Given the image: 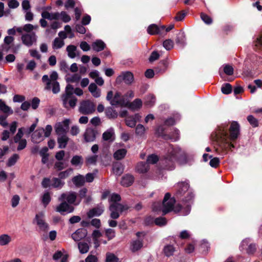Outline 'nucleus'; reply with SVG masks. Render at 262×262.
<instances>
[{"mask_svg": "<svg viewBox=\"0 0 262 262\" xmlns=\"http://www.w3.org/2000/svg\"><path fill=\"white\" fill-rule=\"evenodd\" d=\"M73 172V169L72 168H69L67 170L64 171L60 172L58 176L60 179H65L69 177Z\"/></svg>", "mask_w": 262, "mask_h": 262, "instance_id": "obj_59", "label": "nucleus"}, {"mask_svg": "<svg viewBox=\"0 0 262 262\" xmlns=\"http://www.w3.org/2000/svg\"><path fill=\"white\" fill-rule=\"evenodd\" d=\"M176 43L181 47L186 45V35L184 32H180L177 34Z\"/></svg>", "mask_w": 262, "mask_h": 262, "instance_id": "obj_25", "label": "nucleus"}, {"mask_svg": "<svg viewBox=\"0 0 262 262\" xmlns=\"http://www.w3.org/2000/svg\"><path fill=\"white\" fill-rule=\"evenodd\" d=\"M70 120L66 119L63 121L57 122L55 125V130L57 135L66 134L69 130Z\"/></svg>", "mask_w": 262, "mask_h": 262, "instance_id": "obj_7", "label": "nucleus"}, {"mask_svg": "<svg viewBox=\"0 0 262 262\" xmlns=\"http://www.w3.org/2000/svg\"><path fill=\"white\" fill-rule=\"evenodd\" d=\"M135 181L134 177L129 173L124 175L121 180V184L124 187H129L131 186Z\"/></svg>", "mask_w": 262, "mask_h": 262, "instance_id": "obj_17", "label": "nucleus"}, {"mask_svg": "<svg viewBox=\"0 0 262 262\" xmlns=\"http://www.w3.org/2000/svg\"><path fill=\"white\" fill-rule=\"evenodd\" d=\"M189 188V184L186 182H181L178 184V190L176 193V197L177 198H181L186 193V195L182 199V201L185 203L184 206L180 204L174 206L176 203L174 198H171L169 192H167L165 194L162 202V211L163 215L171 211H173L176 213L181 212L182 215H186L189 213L191 206L189 203L193 199L194 195L192 192L188 191Z\"/></svg>", "mask_w": 262, "mask_h": 262, "instance_id": "obj_1", "label": "nucleus"}, {"mask_svg": "<svg viewBox=\"0 0 262 262\" xmlns=\"http://www.w3.org/2000/svg\"><path fill=\"white\" fill-rule=\"evenodd\" d=\"M155 224L159 226H163L167 224V220L164 217H158L155 219Z\"/></svg>", "mask_w": 262, "mask_h": 262, "instance_id": "obj_48", "label": "nucleus"}, {"mask_svg": "<svg viewBox=\"0 0 262 262\" xmlns=\"http://www.w3.org/2000/svg\"><path fill=\"white\" fill-rule=\"evenodd\" d=\"M168 66L167 59H164L160 61L158 66L155 69L156 73H164L167 70Z\"/></svg>", "mask_w": 262, "mask_h": 262, "instance_id": "obj_20", "label": "nucleus"}, {"mask_svg": "<svg viewBox=\"0 0 262 262\" xmlns=\"http://www.w3.org/2000/svg\"><path fill=\"white\" fill-rule=\"evenodd\" d=\"M106 236L108 240L113 239L115 236V230L113 229H107L105 230Z\"/></svg>", "mask_w": 262, "mask_h": 262, "instance_id": "obj_62", "label": "nucleus"}, {"mask_svg": "<svg viewBox=\"0 0 262 262\" xmlns=\"http://www.w3.org/2000/svg\"><path fill=\"white\" fill-rule=\"evenodd\" d=\"M106 262H119V258L113 253H107Z\"/></svg>", "mask_w": 262, "mask_h": 262, "instance_id": "obj_53", "label": "nucleus"}, {"mask_svg": "<svg viewBox=\"0 0 262 262\" xmlns=\"http://www.w3.org/2000/svg\"><path fill=\"white\" fill-rule=\"evenodd\" d=\"M159 160V157L154 154H151L147 157L146 162L149 164H156Z\"/></svg>", "mask_w": 262, "mask_h": 262, "instance_id": "obj_45", "label": "nucleus"}, {"mask_svg": "<svg viewBox=\"0 0 262 262\" xmlns=\"http://www.w3.org/2000/svg\"><path fill=\"white\" fill-rule=\"evenodd\" d=\"M232 85L229 83L224 84L221 88L222 92L226 95L230 94L232 92Z\"/></svg>", "mask_w": 262, "mask_h": 262, "instance_id": "obj_42", "label": "nucleus"}, {"mask_svg": "<svg viewBox=\"0 0 262 262\" xmlns=\"http://www.w3.org/2000/svg\"><path fill=\"white\" fill-rule=\"evenodd\" d=\"M143 246V239H139L133 241L132 243V250L136 252L139 250Z\"/></svg>", "mask_w": 262, "mask_h": 262, "instance_id": "obj_32", "label": "nucleus"}, {"mask_svg": "<svg viewBox=\"0 0 262 262\" xmlns=\"http://www.w3.org/2000/svg\"><path fill=\"white\" fill-rule=\"evenodd\" d=\"M38 28V26H33L32 24H28L25 25L23 27H17L16 28V30L17 32L20 34H22L23 31H25L27 33H29L33 30L37 29Z\"/></svg>", "mask_w": 262, "mask_h": 262, "instance_id": "obj_21", "label": "nucleus"}, {"mask_svg": "<svg viewBox=\"0 0 262 262\" xmlns=\"http://www.w3.org/2000/svg\"><path fill=\"white\" fill-rule=\"evenodd\" d=\"M247 120L253 127H256L258 126V121L257 119L252 115H249L247 117Z\"/></svg>", "mask_w": 262, "mask_h": 262, "instance_id": "obj_49", "label": "nucleus"}, {"mask_svg": "<svg viewBox=\"0 0 262 262\" xmlns=\"http://www.w3.org/2000/svg\"><path fill=\"white\" fill-rule=\"evenodd\" d=\"M58 19H61L64 23H68L70 21L71 17L64 11L59 13Z\"/></svg>", "mask_w": 262, "mask_h": 262, "instance_id": "obj_44", "label": "nucleus"}, {"mask_svg": "<svg viewBox=\"0 0 262 262\" xmlns=\"http://www.w3.org/2000/svg\"><path fill=\"white\" fill-rule=\"evenodd\" d=\"M78 248L80 253H85L88 251L89 247L87 243L80 242L78 244Z\"/></svg>", "mask_w": 262, "mask_h": 262, "instance_id": "obj_50", "label": "nucleus"}, {"mask_svg": "<svg viewBox=\"0 0 262 262\" xmlns=\"http://www.w3.org/2000/svg\"><path fill=\"white\" fill-rule=\"evenodd\" d=\"M201 18L202 20L207 25H210L212 23V19L207 14L204 13H201Z\"/></svg>", "mask_w": 262, "mask_h": 262, "instance_id": "obj_52", "label": "nucleus"}, {"mask_svg": "<svg viewBox=\"0 0 262 262\" xmlns=\"http://www.w3.org/2000/svg\"><path fill=\"white\" fill-rule=\"evenodd\" d=\"M155 223V219L151 216H146L144 220V224L145 226H151Z\"/></svg>", "mask_w": 262, "mask_h": 262, "instance_id": "obj_63", "label": "nucleus"}, {"mask_svg": "<svg viewBox=\"0 0 262 262\" xmlns=\"http://www.w3.org/2000/svg\"><path fill=\"white\" fill-rule=\"evenodd\" d=\"M21 40L24 45L28 47H30L36 40L35 34L32 33L22 34Z\"/></svg>", "mask_w": 262, "mask_h": 262, "instance_id": "obj_15", "label": "nucleus"}, {"mask_svg": "<svg viewBox=\"0 0 262 262\" xmlns=\"http://www.w3.org/2000/svg\"><path fill=\"white\" fill-rule=\"evenodd\" d=\"M163 46L167 50H170L173 47V41L170 39H166L163 41Z\"/></svg>", "mask_w": 262, "mask_h": 262, "instance_id": "obj_55", "label": "nucleus"}, {"mask_svg": "<svg viewBox=\"0 0 262 262\" xmlns=\"http://www.w3.org/2000/svg\"><path fill=\"white\" fill-rule=\"evenodd\" d=\"M58 12L50 13L46 10H43L41 13V16L42 18L50 20H58Z\"/></svg>", "mask_w": 262, "mask_h": 262, "instance_id": "obj_27", "label": "nucleus"}, {"mask_svg": "<svg viewBox=\"0 0 262 262\" xmlns=\"http://www.w3.org/2000/svg\"><path fill=\"white\" fill-rule=\"evenodd\" d=\"M224 72L226 75L231 76L233 74L234 69L231 66L226 64L224 67Z\"/></svg>", "mask_w": 262, "mask_h": 262, "instance_id": "obj_58", "label": "nucleus"}, {"mask_svg": "<svg viewBox=\"0 0 262 262\" xmlns=\"http://www.w3.org/2000/svg\"><path fill=\"white\" fill-rule=\"evenodd\" d=\"M61 202L59 205L56 206L55 208L56 211L61 214H63L64 213H71L74 211V208L72 206L65 201Z\"/></svg>", "mask_w": 262, "mask_h": 262, "instance_id": "obj_12", "label": "nucleus"}, {"mask_svg": "<svg viewBox=\"0 0 262 262\" xmlns=\"http://www.w3.org/2000/svg\"><path fill=\"white\" fill-rule=\"evenodd\" d=\"M87 234L86 230L84 229H78L72 235V238L75 241H79L84 238Z\"/></svg>", "mask_w": 262, "mask_h": 262, "instance_id": "obj_19", "label": "nucleus"}, {"mask_svg": "<svg viewBox=\"0 0 262 262\" xmlns=\"http://www.w3.org/2000/svg\"><path fill=\"white\" fill-rule=\"evenodd\" d=\"M51 86L52 88V90L53 93L56 94L59 92L60 91V86L59 84L57 81H54V82H51Z\"/></svg>", "mask_w": 262, "mask_h": 262, "instance_id": "obj_60", "label": "nucleus"}, {"mask_svg": "<svg viewBox=\"0 0 262 262\" xmlns=\"http://www.w3.org/2000/svg\"><path fill=\"white\" fill-rule=\"evenodd\" d=\"M57 143L59 148H64L70 139L66 134L57 135Z\"/></svg>", "mask_w": 262, "mask_h": 262, "instance_id": "obj_18", "label": "nucleus"}, {"mask_svg": "<svg viewBox=\"0 0 262 262\" xmlns=\"http://www.w3.org/2000/svg\"><path fill=\"white\" fill-rule=\"evenodd\" d=\"M44 129L43 128H39L36 130L32 135V141L34 143H39L42 141L45 137L43 135Z\"/></svg>", "mask_w": 262, "mask_h": 262, "instance_id": "obj_16", "label": "nucleus"}, {"mask_svg": "<svg viewBox=\"0 0 262 262\" xmlns=\"http://www.w3.org/2000/svg\"><path fill=\"white\" fill-rule=\"evenodd\" d=\"M74 92L73 86L71 84H68L66 88V94L62 96V100L64 105L67 104V102L69 98V96H72Z\"/></svg>", "mask_w": 262, "mask_h": 262, "instance_id": "obj_24", "label": "nucleus"}, {"mask_svg": "<svg viewBox=\"0 0 262 262\" xmlns=\"http://www.w3.org/2000/svg\"><path fill=\"white\" fill-rule=\"evenodd\" d=\"M165 29V26L162 25L160 27H158L157 25L153 24L148 27L147 32L149 34L151 35L157 34L162 35Z\"/></svg>", "mask_w": 262, "mask_h": 262, "instance_id": "obj_14", "label": "nucleus"}, {"mask_svg": "<svg viewBox=\"0 0 262 262\" xmlns=\"http://www.w3.org/2000/svg\"><path fill=\"white\" fill-rule=\"evenodd\" d=\"M175 251V248L173 245H167L165 246L163 248V252L165 256L169 257L173 254Z\"/></svg>", "mask_w": 262, "mask_h": 262, "instance_id": "obj_36", "label": "nucleus"}, {"mask_svg": "<svg viewBox=\"0 0 262 262\" xmlns=\"http://www.w3.org/2000/svg\"><path fill=\"white\" fill-rule=\"evenodd\" d=\"M156 101V97L153 94H149L145 97L144 105L147 107H151L154 105Z\"/></svg>", "mask_w": 262, "mask_h": 262, "instance_id": "obj_31", "label": "nucleus"}, {"mask_svg": "<svg viewBox=\"0 0 262 262\" xmlns=\"http://www.w3.org/2000/svg\"><path fill=\"white\" fill-rule=\"evenodd\" d=\"M87 216L89 219H93L98 216V209L97 208H93L90 210L87 213Z\"/></svg>", "mask_w": 262, "mask_h": 262, "instance_id": "obj_56", "label": "nucleus"}, {"mask_svg": "<svg viewBox=\"0 0 262 262\" xmlns=\"http://www.w3.org/2000/svg\"><path fill=\"white\" fill-rule=\"evenodd\" d=\"M58 78V74L55 71H53L50 76V77L47 75H45L42 78V82L46 84L45 89L50 90L51 89V83L54 81H57Z\"/></svg>", "mask_w": 262, "mask_h": 262, "instance_id": "obj_9", "label": "nucleus"}, {"mask_svg": "<svg viewBox=\"0 0 262 262\" xmlns=\"http://www.w3.org/2000/svg\"><path fill=\"white\" fill-rule=\"evenodd\" d=\"M89 90L94 97L96 98L98 97V92L96 84L94 83H91L89 86Z\"/></svg>", "mask_w": 262, "mask_h": 262, "instance_id": "obj_43", "label": "nucleus"}, {"mask_svg": "<svg viewBox=\"0 0 262 262\" xmlns=\"http://www.w3.org/2000/svg\"><path fill=\"white\" fill-rule=\"evenodd\" d=\"M95 110L94 105L90 101H85L81 102L79 107V111L83 114H89L93 113Z\"/></svg>", "mask_w": 262, "mask_h": 262, "instance_id": "obj_10", "label": "nucleus"}, {"mask_svg": "<svg viewBox=\"0 0 262 262\" xmlns=\"http://www.w3.org/2000/svg\"><path fill=\"white\" fill-rule=\"evenodd\" d=\"M74 184L77 186H80L83 185L85 182V178L84 176L81 174H79L76 177H74L72 179Z\"/></svg>", "mask_w": 262, "mask_h": 262, "instance_id": "obj_35", "label": "nucleus"}, {"mask_svg": "<svg viewBox=\"0 0 262 262\" xmlns=\"http://www.w3.org/2000/svg\"><path fill=\"white\" fill-rule=\"evenodd\" d=\"M229 138L232 141L236 140L239 134V125L236 121H233L229 128Z\"/></svg>", "mask_w": 262, "mask_h": 262, "instance_id": "obj_11", "label": "nucleus"}, {"mask_svg": "<svg viewBox=\"0 0 262 262\" xmlns=\"http://www.w3.org/2000/svg\"><path fill=\"white\" fill-rule=\"evenodd\" d=\"M220 159L219 158L215 157L213 158H212L210 162H209V165L211 167L213 168H217L219 164H220Z\"/></svg>", "mask_w": 262, "mask_h": 262, "instance_id": "obj_61", "label": "nucleus"}, {"mask_svg": "<svg viewBox=\"0 0 262 262\" xmlns=\"http://www.w3.org/2000/svg\"><path fill=\"white\" fill-rule=\"evenodd\" d=\"M106 99L110 101L112 105L124 107L126 106L128 104V102H126L124 96L119 92H116L114 95L112 91H109L107 93Z\"/></svg>", "mask_w": 262, "mask_h": 262, "instance_id": "obj_5", "label": "nucleus"}, {"mask_svg": "<svg viewBox=\"0 0 262 262\" xmlns=\"http://www.w3.org/2000/svg\"><path fill=\"white\" fill-rule=\"evenodd\" d=\"M142 105V102L140 99H136L132 102H128L127 107L129 109L135 111L140 109Z\"/></svg>", "mask_w": 262, "mask_h": 262, "instance_id": "obj_26", "label": "nucleus"}, {"mask_svg": "<svg viewBox=\"0 0 262 262\" xmlns=\"http://www.w3.org/2000/svg\"><path fill=\"white\" fill-rule=\"evenodd\" d=\"M106 116L110 119L116 118L118 115L117 112L112 107H109L105 110Z\"/></svg>", "mask_w": 262, "mask_h": 262, "instance_id": "obj_37", "label": "nucleus"}, {"mask_svg": "<svg viewBox=\"0 0 262 262\" xmlns=\"http://www.w3.org/2000/svg\"><path fill=\"white\" fill-rule=\"evenodd\" d=\"M42 203L44 205L45 207H46L47 205L51 201V196L48 192H45L42 197Z\"/></svg>", "mask_w": 262, "mask_h": 262, "instance_id": "obj_54", "label": "nucleus"}, {"mask_svg": "<svg viewBox=\"0 0 262 262\" xmlns=\"http://www.w3.org/2000/svg\"><path fill=\"white\" fill-rule=\"evenodd\" d=\"M149 168V165L146 162H139L136 167V171L140 173H145Z\"/></svg>", "mask_w": 262, "mask_h": 262, "instance_id": "obj_23", "label": "nucleus"}, {"mask_svg": "<svg viewBox=\"0 0 262 262\" xmlns=\"http://www.w3.org/2000/svg\"><path fill=\"white\" fill-rule=\"evenodd\" d=\"M122 78L126 84H130L134 80V76L132 72H126L123 73Z\"/></svg>", "mask_w": 262, "mask_h": 262, "instance_id": "obj_34", "label": "nucleus"}, {"mask_svg": "<svg viewBox=\"0 0 262 262\" xmlns=\"http://www.w3.org/2000/svg\"><path fill=\"white\" fill-rule=\"evenodd\" d=\"M64 182L62 181L60 179L58 178H53V183L52 184V186L60 189L64 185Z\"/></svg>", "mask_w": 262, "mask_h": 262, "instance_id": "obj_47", "label": "nucleus"}, {"mask_svg": "<svg viewBox=\"0 0 262 262\" xmlns=\"http://www.w3.org/2000/svg\"><path fill=\"white\" fill-rule=\"evenodd\" d=\"M64 45L63 40L59 38H56L53 43V48L54 49H57L61 48Z\"/></svg>", "mask_w": 262, "mask_h": 262, "instance_id": "obj_46", "label": "nucleus"}, {"mask_svg": "<svg viewBox=\"0 0 262 262\" xmlns=\"http://www.w3.org/2000/svg\"><path fill=\"white\" fill-rule=\"evenodd\" d=\"M76 199V194L74 192H67L63 193L58 198L59 201L67 202L68 204H73Z\"/></svg>", "mask_w": 262, "mask_h": 262, "instance_id": "obj_13", "label": "nucleus"}, {"mask_svg": "<svg viewBox=\"0 0 262 262\" xmlns=\"http://www.w3.org/2000/svg\"><path fill=\"white\" fill-rule=\"evenodd\" d=\"M76 47L73 45H70L67 47L68 55L71 58H74L76 56Z\"/></svg>", "mask_w": 262, "mask_h": 262, "instance_id": "obj_40", "label": "nucleus"}, {"mask_svg": "<svg viewBox=\"0 0 262 262\" xmlns=\"http://www.w3.org/2000/svg\"><path fill=\"white\" fill-rule=\"evenodd\" d=\"M19 159V155L17 154H14L12 157H11L8 161L7 166L9 167L12 166L14 165L18 159Z\"/></svg>", "mask_w": 262, "mask_h": 262, "instance_id": "obj_51", "label": "nucleus"}, {"mask_svg": "<svg viewBox=\"0 0 262 262\" xmlns=\"http://www.w3.org/2000/svg\"><path fill=\"white\" fill-rule=\"evenodd\" d=\"M11 236L8 234H2L0 235V246L4 247L8 246L12 242Z\"/></svg>", "mask_w": 262, "mask_h": 262, "instance_id": "obj_22", "label": "nucleus"}, {"mask_svg": "<svg viewBox=\"0 0 262 262\" xmlns=\"http://www.w3.org/2000/svg\"><path fill=\"white\" fill-rule=\"evenodd\" d=\"M0 110L4 113L12 114L13 113L12 110L6 104L4 101L0 99Z\"/></svg>", "mask_w": 262, "mask_h": 262, "instance_id": "obj_39", "label": "nucleus"}, {"mask_svg": "<svg viewBox=\"0 0 262 262\" xmlns=\"http://www.w3.org/2000/svg\"><path fill=\"white\" fill-rule=\"evenodd\" d=\"M239 249L242 251L246 250L248 255H253L257 250V246L255 244L250 242V238H246L242 242Z\"/></svg>", "mask_w": 262, "mask_h": 262, "instance_id": "obj_6", "label": "nucleus"}, {"mask_svg": "<svg viewBox=\"0 0 262 262\" xmlns=\"http://www.w3.org/2000/svg\"><path fill=\"white\" fill-rule=\"evenodd\" d=\"M96 138V133L91 129H87L84 134V139L86 142H92Z\"/></svg>", "mask_w": 262, "mask_h": 262, "instance_id": "obj_30", "label": "nucleus"}, {"mask_svg": "<svg viewBox=\"0 0 262 262\" xmlns=\"http://www.w3.org/2000/svg\"><path fill=\"white\" fill-rule=\"evenodd\" d=\"M113 170L117 176H120L124 171L123 165L120 162H116L113 165Z\"/></svg>", "mask_w": 262, "mask_h": 262, "instance_id": "obj_29", "label": "nucleus"}, {"mask_svg": "<svg viewBox=\"0 0 262 262\" xmlns=\"http://www.w3.org/2000/svg\"><path fill=\"white\" fill-rule=\"evenodd\" d=\"M139 117L138 114H135V116H130L126 117L125 119L126 125L130 127H134L136 124V119Z\"/></svg>", "mask_w": 262, "mask_h": 262, "instance_id": "obj_28", "label": "nucleus"}, {"mask_svg": "<svg viewBox=\"0 0 262 262\" xmlns=\"http://www.w3.org/2000/svg\"><path fill=\"white\" fill-rule=\"evenodd\" d=\"M77 99L73 96H69V98L67 102V104L64 105L66 107L69 105L71 107H74L76 104Z\"/></svg>", "mask_w": 262, "mask_h": 262, "instance_id": "obj_57", "label": "nucleus"}, {"mask_svg": "<svg viewBox=\"0 0 262 262\" xmlns=\"http://www.w3.org/2000/svg\"><path fill=\"white\" fill-rule=\"evenodd\" d=\"M214 140L216 142L217 145L223 151L226 152L229 149L234 147V145L229 141L227 132L224 129H220L215 134Z\"/></svg>", "mask_w": 262, "mask_h": 262, "instance_id": "obj_4", "label": "nucleus"}, {"mask_svg": "<svg viewBox=\"0 0 262 262\" xmlns=\"http://www.w3.org/2000/svg\"><path fill=\"white\" fill-rule=\"evenodd\" d=\"M121 199L120 195L117 193H113L111 196V201L112 203L110 206V210L111 212L110 216L114 220L119 217V212L121 213L129 208L126 205H122L118 203L121 201Z\"/></svg>", "mask_w": 262, "mask_h": 262, "instance_id": "obj_3", "label": "nucleus"}, {"mask_svg": "<svg viewBox=\"0 0 262 262\" xmlns=\"http://www.w3.org/2000/svg\"><path fill=\"white\" fill-rule=\"evenodd\" d=\"M45 213L43 212H39L35 215L34 221L38 225L40 230L46 231L49 229L48 224L45 222L44 220Z\"/></svg>", "mask_w": 262, "mask_h": 262, "instance_id": "obj_8", "label": "nucleus"}, {"mask_svg": "<svg viewBox=\"0 0 262 262\" xmlns=\"http://www.w3.org/2000/svg\"><path fill=\"white\" fill-rule=\"evenodd\" d=\"M145 132V127L142 124H138L136 127V134L139 136H142Z\"/></svg>", "mask_w": 262, "mask_h": 262, "instance_id": "obj_64", "label": "nucleus"}, {"mask_svg": "<svg viewBox=\"0 0 262 262\" xmlns=\"http://www.w3.org/2000/svg\"><path fill=\"white\" fill-rule=\"evenodd\" d=\"M180 155V150L171 147L167 154L160 159V164L163 169L172 170L174 168L175 162Z\"/></svg>", "mask_w": 262, "mask_h": 262, "instance_id": "obj_2", "label": "nucleus"}, {"mask_svg": "<svg viewBox=\"0 0 262 262\" xmlns=\"http://www.w3.org/2000/svg\"><path fill=\"white\" fill-rule=\"evenodd\" d=\"M71 162L74 166H81L83 163V159L81 156H75L72 158Z\"/></svg>", "mask_w": 262, "mask_h": 262, "instance_id": "obj_41", "label": "nucleus"}, {"mask_svg": "<svg viewBox=\"0 0 262 262\" xmlns=\"http://www.w3.org/2000/svg\"><path fill=\"white\" fill-rule=\"evenodd\" d=\"M101 163L104 166L109 165L112 160L111 154L110 153L103 154L100 156Z\"/></svg>", "mask_w": 262, "mask_h": 262, "instance_id": "obj_33", "label": "nucleus"}, {"mask_svg": "<svg viewBox=\"0 0 262 262\" xmlns=\"http://www.w3.org/2000/svg\"><path fill=\"white\" fill-rule=\"evenodd\" d=\"M127 151L124 148H121L117 150L114 154V157L116 160H121L126 155Z\"/></svg>", "mask_w": 262, "mask_h": 262, "instance_id": "obj_38", "label": "nucleus"}]
</instances>
